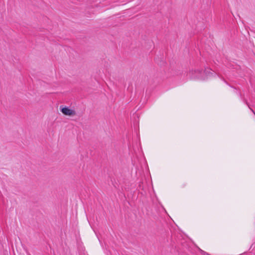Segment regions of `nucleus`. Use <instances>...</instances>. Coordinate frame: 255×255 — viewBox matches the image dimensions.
Listing matches in <instances>:
<instances>
[{"label":"nucleus","instance_id":"39448f33","mask_svg":"<svg viewBox=\"0 0 255 255\" xmlns=\"http://www.w3.org/2000/svg\"><path fill=\"white\" fill-rule=\"evenodd\" d=\"M245 102L246 103V104L247 105H248V103H247V101H245ZM248 106H249V105H248Z\"/></svg>","mask_w":255,"mask_h":255},{"label":"nucleus","instance_id":"f257e3e1","mask_svg":"<svg viewBox=\"0 0 255 255\" xmlns=\"http://www.w3.org/2000/svg\"><path fill=\"white\" fill-rule=\"evenodd\" d=\"M189 76L193 79H198L200 80H205V77L203 75L202 70H192L189 72Z\"/></svg>","mask_w":255,"mask_h":255},{"label":"nucleus","instance_id":"7ed1b4c3","mask_svg":"<svg viewBox=\"0 0 255 255\" xmlns=\"http://www.w3.org/2000/svg\"><path fill=\"white\" fill-rule=\"evenodd\" d=\"M211 71L212 70L209 68H205L204 71L203 70V75L205 77V79L213 74Z\"/></svg>","mask_w":255,"mask_h":255},{"label":"nucleus","instance_id":"20e7f679","mask_svg":"<svg viewBox=\"0 0 255 255\" xmlns=\"http://www.w3.org/2000/svg\"><path fill=\"white\" fill-rule=\"evenodd\" d=\"M251 110H252V111L254 113V114L255 115V113L254 112V110L252 109H251Z\"/></svg>","mask_w":255,"mask_h":255},{"label":"nucleus","instance_id":"f03ea898","mask_svg":"<svg viewBox=\"0 0 255 255\" xmlns=\"http://www.w3.org/2000/svg\"><path fill=\"white\" fill-rule=\"evenodd\" d=\"M61 111L63 114L67 116H73L75 114V112L74 110L66 107L62 108Z\"/></svg>","mask_w":255,"mask_h":255}]
</instances>
